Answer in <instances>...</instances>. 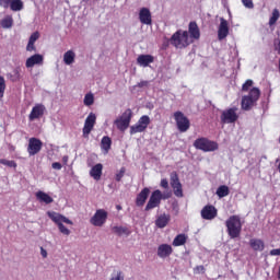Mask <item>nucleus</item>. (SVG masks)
I'll return each instance as SVG.
<instances>
[{
	"mask_svg": "<svg viewBox=\"0 0 280 280\" xmlns=\"http://www.w3.org/2000/svg\"><path fill=\"white\" fill-rule=\"evenodd\" d=\"M139 21L142 25H152V12L148 8H141L139 11Z\"/></svg>",
	"mask_w": 280,
	"mask_h": 280,
	"instance_id": "16",
	"label": "nucleus"
},
{
	"mask_svg": "<svg viewBox=\"0 0 280 280\" xmlns=\"http://www.w3.org/2000/svg\"><path fill=\"white\" fill-rule=\"evenodd\" d=\"M48 218H50V220H52L55 222V224H57L60 233H62V235H71V230L68 229L67 226H65V224H70L73 225V221H71L69 218L58 213V212H54V211H48L47 212Z\"/></svg>",
	"mask_w": 280,
	"mask_h": 280,
	"instance_id": "2",
	"label": "nucleus"
},
{
	"mask_svg": "<svg viewBox=\"0 0 280 280\" xmlns=\"http://www.w3.org/2000/svg\"><path fill=\"white\" fill-rule=\"evenodd\" d=\"M160 185L161 187H163V189H167V187H170V183L167 182V179H162Z\"/></svg>",
	"mask_w": 280,
	"mask_h": 280,
	"instance_id": "50",
	"label": "nucleus"
},
{
	"mask_svg": "<svg viewBox=\"0 0 280 280\" xmlns=\"http://www.w3.org/2000/svg\"><path fill=\"white\" fill-rule=\"evenodd\" d=\"M150 126V116L144 115L142 116L136 125L130 127V135H137L139 132H144Z\"/></svg>",
	"mask_w": 280,
	"mask_h": 280,
	"instance_id": "12",
	"label": "nucleus"
},
{
	"mask_svg": "<svg viewBox=\"0 0 280 280\" xmlns=\"http://www.w3.org/2000/svg\"><path fill=\"white\" fill-rule=\"evenodd\" d=\"M188 32L190 34L189 38H191V40H194V38L195 40L200 38V30L198 28V24H196V22L189 23Z\"/></svg>",
	"mask_w": 280,
	"mask_h": 280,
	"instance_id": "24",
	"label": "nucleus"
},
{
	"mask_svg": "<svg viewBox=\"0 0 280 280\" xmlns=\"http://www.w3.org/2000/svg\"><path fill=\"white\" fill-rule=\"evenodd\" d=\"M118 211H121V206H116Z\"/></svg>",
	"mask_w": 280,
	"mask_h": 280,
	"instance_id": "54",
	"label": "nucleus"
},
{
	"mask_svg": "<svg viewBox=\"0 0 280 280\" xmlns=\"http://www.w3.org/2000/svg\"><path fill=\"white\" fill-rule=\"evenodd\" d=\"M174 119L176 121V126L179 132H187V130H189V118H187L186 115L183 114V112H175Z\"/></svg>",
	"mask_w": 280,
	"mask_h": 280,
	"instance_id": "9",
	"label": "nucleus"
},
{
	"mask_svg": "<svg viewBox=\"0 0 280 280\" xmlns=\"http://www.w3.org/2000/svg\"><path fill=\"white\" fill-rule=\"evenodd\" d=\"M96 121H97V116L95 115V113H90L85 118L83 130H82L84 139H89V136L93 131V128H95Z\"/></svg>",
	"mask_w": 280,
	"mask_h": 280,
	"instance_id": "10",
	"label": "nucleus"
},
{
	"mask_svg": "<svg viewBox=\"0 0 280 280\" xmlns=\"http://www.w3.org/2000/svg\"><path fill=\"white\" fill-rule=\"evenodd\" d=\"M130 121H132V109H126L117 119L114 120L117 130L126 132L130 128Z\"/></svg>",
	"mask_w": 280,
	"mask_h": 280,
	"instance_id": "5",
	"label": "nucleus"
},
{
	"mask_svg": "<svg viewBox=\"0 0 280 280\" xmlns=\"http://www.w3.org/2000/svg\"><path fill=\"white\" fill-rule=\"evenodd\" d=\"M229 36V22L224 18H220V25L218 28L219 40H224Z\"/></svg>",
	"mask_w": 280,
	"mask_h": 280,
	"instance_id": "17",
	"label": "nucleus"
},
{
	"mask_svg": "<svg viewBox=\"0 0 280 280\" xmlns=\"http://www.w3.org/2000/svg\"><path fill=\"white\" fill-rule=\"evenodd\" d=\"M178 185H180V180H178V175H176V173H172L171 175V186L177 187Z\"/></svg>",
	"mask_w": 280,
	"mask_h": 280,
	"instance_id": "37",
	"label": "nucleus"
},
{
	"mask_svg": "<svg viewBox=\"0 0 280 280\" xmlns=\"http://www.w3.org/2000/svg\"><path fill=\"white\" fill-rule=\"evenodd\" d=\"M217 215H218V209H215V207L213 206H206L201 210V218L203 220H213L217 218Z\"/></svg>",
	"mask_w": 280,
	"mask_h": 280,
	"instance_id": "19",
	"label": "nucleus"
},
{
	"mask_svg": "<svg viewBox=\"0 0 280 280\" xmlns=\"http://www.w3.org/2000/svg\"><path fill=\"white\" fill-rule=\"evenodd\" d=\"M38 38H40V34H39L38 32H35V33H33V34L30 36L28 42H30V43H36V40H38Z\"/></svg>",
	"mask_w": 280,
	"mask_h": 280,
	"instance_id": "45",
	"label": "nucleus"
},
{
	"mask_svg": "<svg viewBox=\"0 0 280 280\" xmlns=\"http://www.w3.org/2000/svg\"><path fill=\"white\" fill-rule=\"evenodd\" d=\"M173 191L177 198H183V185L178 184L177 186L173 187Z\"/></svg>",
	"mask_w": 280,
	"mask_h": 280,
	"instance_id": "40",
	"label": "nucleus"
},
{
	"mask_svg": "<svg viewBox=\"0 0 280 280\" xmlns=\"http://www.w3.org/2000/svg\"><path fill=\"white\" fill-rule=\"evenodd\" d=\"M34 44V42H28L26 46V51H36V46Z\"/></svg>",
	"mask_w": 280,
	"mask_h": 280,
	"instance_id": "48",
	"label": "nucleus"
},
{
	"mask_svg": "<svg viewBox=\"0 0 280 280\" xmlns=\"http://www.w3.org/2000/svg\"><path fill=\"white\" fill-rule=\"evenodd\" d=\"M63 62L68 67H70V65H73V62H75V51H73V50L66 51L63 54Z\"/></svg>",
	"mask_w": 280,
	"mask_h": 280,
	"instance_id": "26",
	"label": "nucleus"
},
{
	"mask_svg": "<svg viewBox=\"0 0 280 280\" xmlns=\"http://www.w3.org/2000/svg\"><path fill=\"white\" fill-rule=\"evenodd\" d=\"M110 145H113V141L108 136L102 138L101 148L104 151V154H108V150H110Z\"/></svg>",
	"mask_w": 280,
	"mask_h": 280,
	"instance_id": "28",
	"label": "nucleus"
},
{
	"mask_svg": "<svg viewBox=\"0 0 280 280\" xmlns=\"http://www.w3.org/2000/svg\"><path fill=\"white\" fill-rule=\"evenodd\" d=\"M62 162H63L65 164L69 163V156L65 155V156L62 158Z\"/></svg>",
	"mask_w": 280,
	"mask_h": 280,
	"instance_id": "53",
	"label": "nucleus"
},
{
	"mask_svg": "<svg viewBox=\"0 0 280 280\" xmlns=\"http://www.w3.org/2000/svg\"><path fill=\"white\" fill-rule=\"evenodd\" d=\"M0 163H1V165H5L7 167H14V168H16V162H14V161L1 159Z\"/></svg>",
	"mask_w": 280,
	"mask_h": 280,
	"instance_id": "39",
	"label": "nucleus"
},
{
	"mask_svg": "<svg viewBox=\"0 0 280 280\" xmlns=\"http://www.w3.org/2000/svg\"><path fill=\"white\" fill-rule=\"evenodd\" d=\"M186 242H187V236L185 234H178L173 241V246H184Z\"/></svg>",
	"mask_w": 280,
	"mask_h": 280,
	"instance_id": "33",
	"label": "nucleus"
},
{
	"mask_svg": "<svg viewBox=\"0 0 280 280\" xmlns=\"http://www.w3.org/2000/svg\"><path fill=\"white\" fill-rule=\"evenodd\" d=\"M35 196L38 202H44V205H51L54 202V198L43 190L37 191Z\"/></svg>",
	"mask_w": 280,
	"mask_h": 280,
	"instance_id": "23",
	"label": "nucleus"
},
{
	"mask_svg": "<svg viewBox=\"0 0 280 280\" xmlns=\"http://www.w3.org/2000/svg\"><path fill=\"white\" fill-rule=\"evenodd\" d=\"M124 174H126V168L121 167L120 171L118 173H116L117 183H119V180H121V178H124Z\"/></svg>",
	"mask_w": 280,
	"mask_h": 280,
	"instance_id": "44",
	"label": "nucleus"
},
{
	"mask_svg": "<svg viewBox=\"0 0 280 280\" xmlns=\"http://www.w3.org/2000/svg\"><path fill=\"white\" fill-rule=\"evenodd\" d=\"M249 246H252L253 250H264V241L252 238L249 241Z\"/></svg>",
	"mask_w": 280,
	"mask_h": 280,
	"instance_id": "30",
	"label": "nucleus"
},
{
	"mask_svg": "<svg viewBox=\"0 0 280 280\" xmlns=\"http://www.w3.org/2000/svg\"><path fill=\"white\" fill-rule=\"evenodd\" d=\"M108 220V212L104 209H98L94 215L90 219L93 226H104Z\"/></svg>",
	"mask_w": 280,
	"mask_h": 280,
	"instance_id": "11",
	"label": "nucleus"
},
{
	"mask_svg": "<svg viewBox=\"0 0 280 280\" xmlns=\"http://www.w3.org/2000/svg\"><path fill=\"white\" fill-rule=\"evenodd\" d=\"M113 233H115V235H130V230H128V228L125 226H119V225H115L112 228Z\"/></svg>",
	"mask_w": 280,
	"mask_h": 280,
	"instance_id": "29",
	"label": "nucleus"
},
{
	"mask_svg": "<svg viewBox=\"0 0 280 280\" xmlns=\"http://www.w3.org/2000/svg\"><path fill=\"white\" fill-rule=\"evenodd\" d=\"M241 1L243 5H245L248 10H253L255 8L253 0H241Z\"/></svg>",
	"mask_w": 280,
	"mask_h": 280,
	"instance_id": "43",
	"label": "nucleus"
},
{
	"mask_svg": "<svg viewBox=\"0 0 280 280\" xmlns=\"http://www.w3.org/2000/svg\"><path fill=\"white\" fill-rule=\"evenodd\" d=\"M253 84H254L253 80H250V79L247 80V81L243 84L242 91L250 93V90H252V88H253Z\"/></svg>",
	"mask_w": 280,
	"mask_h": 280,
	"instance_id": "38",
	"label": "nucleus"
},
{
	"mask_svg": "<svg viewBox=\"0 0 280 280\" xmlns=\"http://www.w3.org/2000/svg\"><path fill=\"white\" fill-rule=\"evenodd\" d=\"M225 226L228 229V235L232 240H235L242 233V221L237 215L230 217L225 222Z\"/></svg>",
	"mask_w": 280,
	"mask_h": 280,
	"instance_id": "4",
	"label": "nucleus"
},
{
	"mask_svg": "<svg viewBox=\"0 0 280 280\" xmlns=\"http://www.w3.org/2000/svg\"><path fill=\"white\" fill-rule=\"evenodd\" d=\"M43 150V141H40L38 138H31L28 140V147L27 152L30 156H35V154H38Z\"/></svg>",
	"mask_w": 280,
	"mask_h": 280,
	"instance_id": "14",
	"label": "nucleus"
},
{
	"mask_svg": "<svg viewBox=\"0 0 280 280\" xmlns=\"http://www.w3.org/2000/svg\"><path fill=\"white\" fill-rule=\"evenodd\" d=\"M154 62V57L152 55H139L137 58V65L139 67H150Z\"/></svg>",
	"mask_w": 280,
	"mask_h": 280,
	"instance_id": "21",
	"label": "nucleus"
},
{
	"mask_svg": "<svg viewBox=\"0 0 280 280\" xmlns=\"http://www.w3.org/2000/svg\"><path fill=\"white\" fill-rule=\"evenodd\" d=\"M12 25H14V20L12 19V15L5 16L1 21V27H3V30H10V27H12Z\"/></svg>",
	"mask_w": 280,
	"mask_h": 280,
	"instance_id": "32",
	"label": "nucleus"
},
{
	"mask_svg": "<svg viewBox=\"0 0 280 280\" xmlns=\"http://www.w3.org/2000/svg\"><path fill=\"white\" fill-rule=\"evenodd\" d=\"M12 82H19L21 80V71L19 69L13 70V75H11Z\"/></svg>",
	"mask_w": 280,
	"mask_h": 280,
	"instance_id": "42",
	"label": "nucleus"
},
{
	"mask_svg": "<svg viewBox=\"0 0 280 280\" xmlns=\"http://www.w3.org/2000/svg\"><path fill=\"white\" fill-rule=\"evenodd\" d=\"M221 124H235L240 119L237 107H230L221 113Z\"/></svg>",
	"mask_w": 280,
	"mask_h": 280,
	"instance_id": "8",
	"label": "nucleus"
},
{
	"mask_svg": "<svg viewBox=\"0 0 280 280\" xmlns=\"http://www.w3.org/2000/svg\"><path fill=\"white\" fill-rule=\"evenodd\" d=\"M195 273L196 275H205V266L200 265V266H197L195 269Z\"/></svg>",
	"mask_w": 280,
	"mask_h": 280,
	"instance_id": "46",
	"label": "nucleus"
},
{
	"mask_svg": "<svg viewBox=\"0 0 280 280\" xmlns=\"http://www.w3.org/2000/svg\"><path fill=\"white\" fill-rule=\"evenodd\" d=\"M172 253H174V248H172L170 244H161L158 247V257H160V259H166Z\"/></svg>",
	"mask_w": 280,
	"mask_h": 280,
	"instance_id": "20",
	"label": "nucleus"
},
{
	"mask_svg": "<svg viewBox=\"0 0 280 280\" xmlns=\"http://www.w3.org/2000/svg\"><path fill=\"white\" fill-rule=\"evenodd\" d=\"M170 43L176 49H185V47H189L194 43V39L189 37V32L178 30L172 35Z\"/></svg>",
	"mask_w": 280,
	"mask_h": 280,
	"instance_id": "1",
	"label": "nucleus"
},
{
	"mask_svg": "<svg viewBox=\"0 0 280 280\" xmlns=\"http://www.w3.org/2000/svg\"><path fill=\"white\" fill-rule=\"evenodd\" d=\"M136 86H138L139 89H148V86H150V82L149 81H141Z\"/></svg>",
	"mask_w": 280,
	"mask_h": 280,
	"instance_id": "47",
	"label": "nucleus"
},
{
	"mask_svg": "<svg viewBox=\"0 0 280 280\" xmlns=\"http://www.w3.org/2000/svg\"><path fill=\"white\" fill-rule=\"evenodd\" d=\"M84 106H93L95 104V95L92 92H89L84 95L83 98Z\"/></svg>",
	"mask_w": 280,
	"mask_h": 280,
	"instance_id": "31",
	"label": "nucleus"
},
{
	"mask_svg": "<svg viewBox=\"0 0 280 280\" xmlns=\"http://www.w3.org/2000/svg\"><path fill=\"white\" fill-rule=\"evenodd\" d=\"M229 194H230V190H229V186L226 185H222L217 189V196H219V198H226Z\"/></svg>",
	"mask_w": 280,
	"mask_h": 280,
	"instance_id": "34",
	"label": "nucleus"
},
{
	"mask_svg": "<svg viewBox=\"0 0 280 280\" xmlns=\"http://www.w3.org/2000/svg\"><path fill=\"white\" fill-rule=\"evenodd\" d=\"M261 96V91L259 88H252L247 95H244L241 101L242 110H250Z\"/></svg>",
	"mask_w": 280,
	"mask_h": 280,
	"instance_id": "3",
	"label": "nucleus"
},
{
	"mask_svg": "<svg viewBox=\"0 0 280 280\" xmlns=\"http://www.w3.org/2000/svg\"><path fill=\"white\" fill-rule=\"evenodd\" d=\"M170 198V194H163L161 190H154L150 199L145 206V211H151V209H156V207H160L162 200H167Z\"/></svg>",
	"mask_w": 280,
	"mask_h": 280,
	"instance_id": "7",
	"label": "nucleus"
},
{
	"mask_svg": "<svg viewBox=\"0 0 280 280\" xmlns=\"http://www.w3.org/2000/svg\"><path fill=\"white\" fill-rule=\"evenodd\" d=\"M148 196H150V188H143L136 198L137 207H143L145 205V200H148Z\"/></svg>",
	"mask_w": 280,
	"mask_h": 280,
	"instance_id": "22",
	"label": "nucleus"
},
{
	"mask_svg": "<svg viewBox=\"0 0 280 280\" xmlns=\"http://www.w3.org/2000/svg\"><path fill=\"white\" fill-rule=\"evenodd\" d=\"M170 222V215L167 214H161L156 221H155V224L159 229H165V226H167Z\"/></svg>",
	"mask_w": 280,
	"mask_h": 280,
	"instance_id": "27",
	"label": "nucleus"
},
{
	"mask_svg": "<svg viewBox=\"0 0 280 280\" xmlns=\"http://www.w3.org/2000/svg\"><path fill=\"white\" fill-rule=\"evenodd\" d=\"M45 115V105L43 104H36L30 115H28V119L31 121H35V119H40V117H43Z\"/></svg>",
	"mask_w": 280,
	"mask_h": 280,
	"instance_id": "15",
	"label": "nucleus"
},
{
	"mask_svg": "<svg viewBox=\"0 0 280 280\" xmlns=\"http://www.w3.org/2000/svg\"><path fill=\"white\" fill-rule=\"evenodd\" d=\"M45 58L40 54H35L26 59L25 67L26 69H32L36 67V65H43Z\"/></svg>",
	"mask_w": 280,
	"mask_h": 280,
	"instance_id": "18",
	"label": "nucleus"
},
{
	"mask_svg": "<svg viewBox=\"0 0 280 280\" xmlns=\"http://www.w3.org/2000/svg\"><path fill=\"white\" fill-rule=\"evenodd\" d=\"M104 170V165L101 163L94 165L90 171V176L94 178V180H100L102 178V171Z\"/></svg>",
	"mask_w": 280,
	"mask_h": 280,
	"instance_id": "25",
	"label": "nucleus"
},
{
	"mask_svg": "<svg viewBox=\"0 0 280 280\" xmlns=\"http://www.w3.org/2000/svg\"><path fill=\"white\" fill-rule=\"evenodd\" d=\"M0 5L5 9L10 8L12 12H21L25 8L23 0H0Z\"/></svg>",
	"mask_w": 280,
	"mask_h": 280,
	"instance_id": "13",
	"label": "nucleus"
},
{
	"mask_svg": "<svg viewBox=\"0 0 280 280\" xmlns=\"http://www.w3.org/2000/svg\"><path fill=\"white\" fill-rule=\"evenodd\" d=\"M126 277L124 276V271L119 269H114L110 275V280H125Z\"/></svg>",
	"mask_w": 280,
	"mask_h": 280,
	"instance_id": "35",
	"label": "nucleus"
},
{
	"mask_svg": "<svg viewBox=\"0 0 280 280\" xmlns=\"http://www.w3.org/2000/svg\"><path fill=\"white\" fill-rule=\"evenodd\" d=\"M40 255L43 257V259H47V249H45L44 247H40Z\"/></svg>",
	"mask_w": 280,
	"mask_h": 280,
	"instance_id": "52",
	"label": "nucleus"
},
{
	"mask_svg": "<svg viewBox=\"0 0 280 280\" xmlns=\"http://www.w3.org/2000/svg\"><path fill=\"white\" fill-rule=\"evenodd\" d=\"M279 16H280L279 9H273L272 14L269 19L270 27H272V25H276L277 21H279Z\"/></svg>",
	"mask_w": 280,
	"mask_h": 280,
	"instance_id": "36",
	"label": "nucleus"
},
{
	"mask_svg": "<svg viewBox=\"0 0 280 280\" xmlns=\"http://www.w3.org/2000/svg\"><path fill=\"white\" fill-rule=\"evenodd\" d=\"M5 93V79L3 77H0V100L3 97Z\"/></svg>",
	"mask_w": 280,
	"mask_h": 280,
	"instance_id": "41",
	"label": "nucleus"
},
{
	"mask_svg": "<svg viewBox=\"0 0 280 280\" xmlns=\"http://www.w3.org/2000/svg\"><path fill=\"white\" fill-rule=\"evenodd\" d=\"M194 148H196V150H201L202 152H215L219 145L218 142L213 140H209L207 138H198L194 142Z\"/></svg>",
	"mask_w": 280,
	"mask_h": 280,
	"instance_id": "6",
	"label": "nucleus"
},
{
	"mask_svg": "<svg viewBox=\"0 0 280 280\" xmlns=\"http://www.w3.org/2000/svg\"><path fill=\"white\" fill-rule=\"evenodd\" d=\"M270 255H271L272 257L280 256V248L271 249V250H270Z\"/></svg>",
	"mask_w": 280,
	"mask_h": 280,
	"instance_id": "51",
	"label": "nucleus"
},
{
	"mask_svg": "<svg viewBox=\"0 0 280 280\" xmlns=\"http://www.w3.org/2000/svg\"><path fill=\"white\" fill-rule=\"evenodd\" d=\"M51 167L52 170H62V164H60V162H54Z\"/></svg>",
	"mask_w": 280,
	"mask_h": 280,
	"instance_id": "49",
	"label": "nucleus"
}]
</instances>
